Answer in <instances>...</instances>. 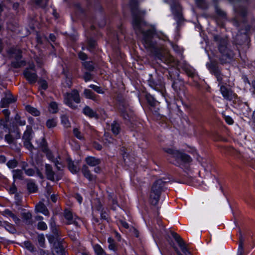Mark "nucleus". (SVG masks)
<instances>
[{"instance_id": "nucleus-13", "label": "nucleus", "mask_w": 255, "mask_h": 255, "mask_svg": "<svg viewBox=\"0 0 255 255\" xmlns=\"http://www.w3.org/2000/svg\"><path fill=\"white\" fill-rule=\"evenodd\" d=\"M35 66L33 64L29 65L23 72L25 78L30 83H35L37 79V76L35 70Z\"/></svg>"}, {"instance_id": "nucleus-3", "label": "nucleus", "mask_w": 255, "mask_h": 255, "mask_svg": "<svg viewBox=\"0 0 255 255\" xmlns=\"http://www.w3.org/2000/svg\"><path fill=\"white\" fill-rule=\"evenodd\" d=\"M165 151L173 158L169 159L170 162L180 167L186 172L189 171L192 160L188 155L173 148H168Z\"/></svg>"}, {"instance_id": "nucleus-28", "label": "nucleus", "mask_w": 255, "mask_h": 255, "mask_svg": "<svg viewBox=\"0 0 255 255\" xmlns=\"http://www.w3.org/2000/svg\"><path fill=\"white\" fill-rule=\"evenodd\" d=\"M49 111L50 113H56L58 111V105L55 102H52L49 104Z\"/></svg>"}, {"instance_id": "nucleus-62", "label": "nucleus", "mask_w": 255, "mask_h": 255, "mask_svg": "<svg viewBox=\"0 0 255 255\" xmlns=\"http://www.w3.org/2000/svg\"><path fill=\"white\" fill-rule=\"evenodd\" d=\"M100 214L101 217L103 219L107 220L108 219V215L106 212H103V211H102Z\"/></svg>"}, {"instance_id": "nucleus-29", "label": "nucleus", "mask_w": 255, "mask_h": 255, "mask_svg": "<svg viewBox=\"0 0 255 255\" xmlns=\"http://www.w3.org/2000/svg\"><path fill=\"white\" fill-rule=\"evenodd\" d=\"M93 248L95 253L97 255H105V253L104 252L102 248L99 245H95L93 246Z\"/></svg>"}, {"instance_id": "nucleus-40", "label": "nucleus", "mask_w": 255, "mask_h": 255, "mask_svg": "<svg viewBox=\"0 0 255 255\" xmlns=\"http://www.w3.org/2000/svg\"><path fill=\"white\" fill-rule=\"evenodd\" d=\"M89 87L93 89L95 91L99 94H103L104 93L101 88L98 86L91 84L89 86Z\"/></svg>"}, {"instance_id": "nucleus-17", "label": "nucleus", "mask_w": 255, "mask_h": 255, "mask_svg": "<svg viewBox=\"0 0 255 255\" xmlns=\"http://www.w3.org/2000/svg\"><path fill=\"white\" fill-rule=\"evenodd\" d=\"M216 11L217 15L216 20L218 24H220L222 26L226 18V14L223 11L218 7L216 8Z\"/></svg>"}, {"instance_id": "nucleus-12", "label": "nucleus", "mask_w": 255, "mask_h": 255, "mask_svg": "<svg viewBox=\"0 0 255 255\" xmlns=\"http://www.w3.org/2000/svg\"><path fill=\"white\" fill-rule=\"evenodd\" d=\"M170 8L174 16V18L176 21L177 25H179L183 20L182 8L178 2L174 1L171 4Z\"/></svg>"}, {"instance_id": "nucleus-52", "label": "nucleus", "mask_w": 255, "mask_h": 255, "mask_svg": "<svg viewBox=\"0 0 255 255\" xmlns=\"http://www.w3.org/2000/svg\"><path fill=\"white\" fill-rule=\"evenodd\" d=\"M118 224L120 227H122L125 229H128L129 228L128 224L125 221L122 220L119 221Z\"/></svg>"}, {"instance_id": "nucleus-9", "label": "nucleus", "mask_w": 255, "mask_h": 255, "mask_svg": "<svg viewBox=\"0 0 255 255\" xmlns=\"http://www.w3.org/2000/svg\"><path fill=\"white\" fill-rule=\"evenodd\" d=\"M219 50L221 54L220 60L222 63H229L234 57L232 51L227 47V40L224 39L219 44Z\"/></svg>"}, {"instance_id": "nucleus-31", "label": "nucleus", "mask_w": 255, "mask_h": 255, "mask_svg": "<svg viewBox=\"0 0 255 255\" xmlns=\"http://www.w3.org/2000/svg\"><path fill=\"white\" fill-rule=\"evenodd\" d=\"M13 173V178L14 180L15 179H20L22 178V171L21 170L17 169V170H13L12 171Z\"/></svg>"}, {"instance_id": "nucleus-46", "label": "nucleus", "mask_w": 255, "mask_h": 255, "mask_svg": "<svg viewBox=\"0 0 255 255\" xmlns=\"http://www.w3.org/2000/svg\"><path fill=\"white\" fill-rule=\"evenodd\" d=\"M31 140H24V145L25 147L27 148L29 150L31 151L33 148V146L32 145V144L30 142Z\"/></svg>"}, {"instance_id": "nucleus-30", "label": "nucleus", "mask_w": 255, "mask_h": 255, "mask_svg": "<svg viewBox=\"0 0 255 255\" xmlns=\"http://www.w3.org/2000/svg\"><path fill=\"white\" fill-rule=\"evenodd\" d=\"M31 216V214L29 212H23L22 213V217L23 219L27 224H30Z\"/></svg>"}, {"instance_id": "nucleus-33", "label": "nucleus", "mask_w": 255, "mask_h": 255, "mask_svg": "<svg viewBox=\"0 0 255 255\" xmlns=\"http://www.w3.org/2000/svg\"><path fill=\"white\" fill-rule=\"evenodd\" d=\"M61 123L62 125L66 128L69 127L70 126V123L67 116L63 115L61 117Z\"/></svg>"}, {"instance_id": "nucleus-15", "label": "nucleus", "mask_w": 255, "mask_h": 255, "mask_svg": "<svg viewBox=\"0 0 255 255\" xmlns=\"http://www.w3.org/2000/svg\"><path fill=\"white\" fill-rule=\"evenodd\" d=\"M10 53L11 54L15 53V61L12 62V65L15 68H18L22 66L25 65V62L23 60H20L21 55V52L19 50L16 49H10Z\"/></svg>"}, {"instance_id": "nucleus-27", "label": "nucleus", "mask_w": 255, "mask_h": 255, "mask_svg": "<svg viewBox=\"0 0 255 255\" xmlns=\"http://www.w3.org/2000/svg\"><path fill=\"white\" fill-rule=\"evenodd\" d=\"M26 110L29 113L34 116H38L40 114L39 112L36 109L30 106H27L26 107Z\"/></svg>"}, {"instance_id": "nucleus-2", "label": "nucleus", "mask_w": 255, "mask_h": 255, "mask_svg": "<svg viewBox=\"0 0 255 255\" xmlns=\"http://www.w3.org/2000/svg\"><path fill=\"white\" fill-rule=\"evenodd\" d=\"M43 150L45 152L47 158L55 164L58 170L57 172L55 173L53 171L52 167L50 165L46 164L45 172L47 179L52 181L59 180L62 176V169L63 168L61 158L59 156L55 158L51 152L45 147L43 148Z\"/></svg>"}, {"instance_id": "nucleus-56", "label": "nucleus", "mask_w": 255, "mask_h": 255, "mask_svg": "<svg viewBox=\"0 0 255 255\" xmlns=\"http://www.w3.org/2000/svg\"><path fill=\"white\" fill-rule=\"evenodd\" d=\"M5 229L11 233H13L15 232V229L9 224H6Z\"/></svg>"}, {"instance_id": "nucleus-45", "label": "nucleus", "mask_w": 255, "mask_h": 255, "mask_svg": "<svg viewBox=\"0 0 255 255\" xmlns=\"http://www.w3.org/2000/svg\"><path fill=\"white\" fill-rule=\"evenodd\" d=\"M38 243H39L40 246L41 247H44V242H45V238L43 234L38 235Z\"/></svg>"}, {"instance_id": "nucleus-39", "label": "nucleus", "mask_w": 255, "mask_h": 255, "mask_svg": "<svg viewBox=\"0 0 255 255\" xmlns=\"http://www.w3.org/2000/svg\"><path fill=\"white\" fill-rule=\"evenodd\" d=\"M146 99L148 103L152 106H155L156 105L157 101L150 95L146 96Z\"/></svg>"}, {"instance_id": "nucleus-14", "label": "nucleus", "mask_w": 255, "mask_h": 255, "mask_svg": "<svg viewBox=\"0 0 255 255\" xmlns=\"http://www.w3.org/2000/svg\"><path fill=\"white\" fill-rule=\"evenodd\" d=\"M64 217L67 220L68 224H74L76 226H79L81 221L80 218L76 215H73L72 212L68 210H65Z\"/></svg>"}, {"instance_id": "nucleus-20", "label": "nucleus", "mask_w": 255, "mask_h": 255, "mask_svg": "<svg viewBox=\"0 0 255 255\" xmlns=\"http://www.w3.org/2000/svg\"><path fill=\"white\" fill-rule=\"evenodd\" d=\"M83 113L85 115L89 117L90 118H94L95 119L98 118V114L89 107H85L83 109Z\"/></svg>"}, {"instance_id": "nucleus-5", "label": "nucleus", "mask_w": 255, "mask_h": 255, "mask_svg": "<svg viewBox=\"0 0 255 255\" xmlns=\"http://www.w3.org/2000/svg\"><path fill=\"white\" fill-rule=\"evenodd\" d=\"M206 66L210 72L213 73L217 78L219 82V86H220V91L223 96L226 99L231 100L235 97V94L230 89L222 85L224 83V79L226 77L221 74L217 64L211 61V63H207Z\"/></svg>"}, {"instance_id": "nucleus-11", "label": "nucleus", "mask_w": 255, "mask_h": 255, "mask_svg": "<svg viewBox=\"0 0 255 255\" xmlns=\"http://www.w3.org/2000/svg\"><path fill=\"white\" fill-rule=\"evenodd\" d=\"M119 110L127 124H132L134 119V115L128 106L125 103H121L119 105Z\"/></svg>"}, {"instance_id": "nucleus-41", "label": "nucleus", "mask_w": 255, "mask_h": 255, "mask_svg": "<svg viewBox=\"0 0 255 255\" xmlns=\"http://www.w3.org/2000/svg\"><path fill=\"white\" fill-rule=\"evenodd\" d=\"M48 0H35V3L37 5L44 7L47 4Z\"/></svg>"}, {"instance_id": "nucleus-34", "label": "nucleus", "mask_w": 255, "mask_h": 255, "mask_svg": "<svg viewBox=\"0 0 255 255\" xmlns=\"http://www.w3.org/2000/svg\"><path fill=\"white\" fill-rule=\"evenodd\" d=\"M64 75L66 77L65 81L62 82V84L64 87H70L72 85V81L71 77L68 76V75L64 72Z\"/></svg>"}, {"instance_id": "nucleus-64", "label": "nucleus", "mask_w": 255, "mask_h": 255, "mask_svg": "<svg viewBox=\"0 0 255 255\" xmlns=\"http://www.w3.org/2000/svg\"><path fill=\"white\" fill-rule=\"evenodd\" d=\"M75 199L77 200L79 204H81L82 202V197L78 194H77L75 196Z\"/></svg>"}, {"instance_id": "nucleus-1", "label": "nucleus", "mask_w": 255, "mask_h": 255, "mask_svg": "<svg viewBox=\"0 0 255 255\" xmlns=\"http://www.w3.org/2000/svg\"><path fill=\"white\" fill-rule=\"evenodd\" d=\"M129 7L132 13L133 28L144 47L152 53L156 60L168 66L178 68V62L171 56L165 46L168 44L177 52L181 51L179 47L168 41L163 33L156 32L154 27H150L143 21L145 12L139 9L137 0H129Z\"/></svg>"}, {"instance_id": "nucleus-21", "label": "nucleus", "mask_w": 255, "mask_h": 255, "mask_svg": "<svg viewBox=\"0 0 255 255\" xmlns=\"http://www.w3.org/2000/svg\"><path fill=\"white\" fill-rule=\"evenodd\" d=\"M86 161L87 163L91 166H96L98 165L100 162L99 159L91 156L86 158Z\"/></svg>"}, {"instance_id": "nucleus-4", "label": "nucleus", "mask_w": 255, "mask_h": 255, "mask_svg": "<svg viewBox=\"0 0 255 255\" xmlns=\"http://www.w3.org/2000/svg\"><path fill=\"white\" fill-rule=\"evenodd\" d=\"M206 66L210 72L213 73L217 78L219 82V86H220V91L223 96L226 99L231 100L235 97V94L230 89L222 85L224 83V79L226 77L221 74L217 64L211 61V63H207Z\"/></svg>"}, {"instance_id": "nucleus-26", "label": "nucleus", "mask_w": 255, "mask_h": 255, "mask_svg": "<svg viewBox=\"0 0 255 255\" xmlns=\"http://www.w3.org/2000/svg\"><path fill=\"white\" fill-rule=\"evenodd\" d=\"M111 130L114 134H118L120 131V126L119 124L116 122H114L111 125Z\"/></svg>"}, {"instance_id": "nucleus-35", "label": "nucleus", "mask_w": 255, "mask_h": 255, "mask_svg": "<svg viewBox=\"0 0 255 255\" xmlns=\"http://www.w3.org/2000/svg\"><path fill=\"white\" fill-rule=\"evenodd\" d=\"M109 243V248L111 250L115 251L116 250V246L114 240L112 238H109L108 239Z\"/></svg>"}, {"instance_id": "nucleus-57", "label": "nucleus", "mask_w": 255, "mask_h": 255, "mask_svg": "<svg viewBox=\"0 0 255 255\" xmlns=\"http://www.w3.org/2000/svg\"><path fill=\"white\" fill-rule=\"evenodd\" d=\"M195 1L198 6L203 8L205 0H195Z\"/></svg>"}, {"instance_id": "nucleus-42", "label": "nucleus", "mask_w": 255, "mask_h": 255, "mask_svg": "<svg viewBox=\"0 0 255 255\" xmlns=\"http://www.w3.org/2000/svg\"><path fill=\"white\" fill-rule=\"evenodd\" d=\"M6 164L8 168H13L17 166V162L15 159H12L9 160Z\"/></svg>"}, {"instance_id": "nucleus-8", "label": "nucleus", "mask_w": 255, "mask_h": 255, "mask_svg": "<svg viewBox=\"0 0 255 255\" xmlns=\"http://www.w3.org/2000/svg\"><path fill=\"white\" fill-rule=\"evenodd\" d=\"M167 181L162 179L157 180L153 185L150 195V202L153 205H156L158 202L161 191Z\"/></svg>"}, {"instance_id": "nucleus-37", "label": "nucleus", "mask_w": 255, "mask_h": 255, "mask_svg": "<svg viewBox=\"0 0 255 255\" xmlns=\"http://www.w3.org/2000/svg\"><path fill=\"white\" fill-rule=\"evenodd\" d=\"M83 65L86 69L89 71H92L94 69V64L92 61L84 62L83 63Z\"/></svg>"}, {"instance_id": "nucleus-43", "label": "nucleus", "mask_w": 255, "mask_h": 255, "mask_svg": "<svg viewBox=\"0 0 255 255\" xmlns=\"http://www.w3.org/2000/svg\"><path fill=\"white\" fill-rule=\"evenodd\" d=\"M47 228V226L46 224L43 221L39 222L37 224V229L40 230H45Z\"/></svg>"}, {"instance_id": "nucleus-54", "label": "nucleus", "mask_w": 255, "mask_h": 255, "mask_svg": "<svg viewBox=\"0 0 255 255\" xmlns=\"http://www.w3.org/2000/svg\"><path fill=\"white\" fill-rule=\"evenodd\" d=\"M78 56H79V58L83 61L85 60L87 58V55L82 52H80L79 53Z\"/></svg>"}, {"instance_id": "nucleus-44", "label": "nucleus", "mask_w": 255, "mask_h": 255, "mask_svg": "<svg viewBox=\"0 0 255 255\" xmlns=\"http://www.w3.org/2000/svg\"><path fill=\"white\" fill-rule=\"evenodd\" d=\"M109 197L112 199V209L114 210H116L118 207H119V205L117 204V201L116 200L114 199V198L113 197V196L109 194Z\"/></svg>"}, {"instance_id": "nucleus-22", "label": "nucleus", "mask_w": 255, "mask_h": 255, "mask_svg": "<svg viewBox=\"0 0 255 255\" xmlns=\"http://www.w3.org/2000/svg\"><path fill=\"white\" fill-rule=\"evenodd\" d=\"M32 138V128L30 127H27L26 130L24 131L23 139L25 140H31Z\"/></svg>"}, {"instance_id": "nucleus-63", "label": "nucleus", "mask_w": 255, "mask_h": 255, "mask_svg": "<svg viewBox=\"0 0 255 255\" xmlns=\"http://www.w3.org/2000/svg\"><path fill=\"white\" fill-rule=\"evenodd\" d=\"M88 44L90 48H94L96 45V42L92 39H90L88 41Z\"/></svg>"}, {"instance_id": "nucleus-16", "label": "nucleus", "mask_w": 255, "mask_h": 255, "mask_svg": "<svg viewBox=\"0 0 255 255\" xmlns=\"http://www.w3.org/2000/svg\"><path fill=\"white\" fill-rule=\"evenodd\" d=\"M172 236L176 241L180 249L185 255H190V252L189 251L185 243L182 240L181 238L176 233H173Z\"/></svg>"}, {"instance_id": "nucleus-18", "label": "nucleus", "mask_w": 255, "mask_h": 255, "mask_svg": "<svg viewBox=\"0 0 255 255\" xmlns=\"http://www.w3.org/2000/svg\"><path fill=\"white\" fill-rule=\"evenodd\" d=\"M183 69L188 76L193 78L194 80L195 81L197 79V74L193 68L189 65H185L183 67Z\"/></svg>"}, {"instance_id": "nucleus-58", "label": "nucleus", "mask_w": 255, "mask_h": 255, "mask_svg": "<svg viewBox=\"0 0 255 255\" xmlns=\"http://www.w3.org/2000/svg\"><path fill=\"white\" fill-rule=\"evenodd\" d=\"M244 253V249L242 248V244L238 247L237 255H243Z\"/></svg>"}, {"instance_id": "nucleus-48", "label": "nucleus", "mask_w": 255, "mask_h": 255, "mask_svg": "<svg viewBox=\"0 0 255 255\" xmlns=\"http://www.w3.org/2000/svg\"><path fill=\"white\" fill-rule=\"evenodd\" d=\"M8 215L13 219V220L14 221V222L16 224H18L20 223V219L16 216H15L14 214L11 213L10 211H8Z\"/></svg>"}, {"instance_id": "nucleus-50", "label": "nucleus", "mask_w": 255, "mask_h": 255, "mask_svg": "<svg viewBox=\"0 0 255 255\" xmlns=\"http://www.w3.org/2000/svg\"><path fill=\"white\" fill-rule=\"evenodd\" d=\"M24 245L25 247L29 251H30L31 252H32L34 251V247L30 242H28V241L24 242Z\"/></svg>"}, {"instance_id": "nucleus-38", "label": "nucleus", "mask_w": 255, "mask_h": 255, "mask_svg": "<svg viewBox=\"0 0 255 255\" xmlns=\"http://www.w3.org/2000/svg\"><path fill=\"white\" fill-rule=\"evenodd\" d=\"M57 122L56 120L52 119L47 120L46 126L48 128H54L56 126Z\"/></svg>"}, {"instance_id": "nucleus-24", "label": "nucleus", "mask_w": 255, "mask_h": 255, "mask_svg": "<svg viewBox=\"0 0 255 255\" xmlns=\"http://www.w3.org/2000/svg\"><path fill=\"white\" fill-rule=\"evenodd\" d=\"M84 94L85 96L88 99H91L95 101L97 100L96 95L90 90L85 89Z\"/></svg>"}, {"instance_id": "nucleus-36", "label": "nucleus", "mask_w": 255, "mask_h": 255, "mask_svg": "<svg viewBox=\"0 0 255 255\" xmlns=\"http://www.w3.org/2000/svg\"><path fill=\"white\" fill-rule=\"evenodd\" d=\"M68 168L72 173H76L78 170V168L74 164L73 162L70 161L68 163Z\"/></svg>"}, {"instance_id": "nucleus-55", "label": "nucleus", "mask_w": 255, "mask_h": 255, "mask_svg": "<svg viewBox=\"0 0 255 255\" xmlns=\"http://www.w3.org/2000/svg\"><path fill=\"white\" fill-rule=\"evenodd\" d=\"M224 119L229 125H232L234 123L233 120L229 116H225Z\"/></svg>"}, {"instance_id": "nucleus-19", "label": "nucleus", "mask_w": 255, "mask_h": 255, "mask_svg": "<svg viewBox=\"0 0 255 255\" xmlns=\"http://www.w3.org/2000/svg\"><path fill=\"white\" fill-rule=\"evenodd\" d=\"M35 211L37 212H39L42 213L45 216L49 215V211L46 208V206L42 203H39L35 206Z\"/></svg>"}, {"instance_id": "nucleus-47", "label": "nucleus", "mask_w": 255, "mask_h": 255, "mask_svg": "<svg viewBox=\"0 0 255 255\" xmlns=\"http://www.w3.org/2000/svg\"><path fill=\"white\" fill-rule=\"evenodd\" d=\"M23 169L25 171V174L28 176H34L35 174L36 173L35 171L32 168H29V169H27L23 168Z\"/></svg>"}, {"instance_id": "nucleus-49", "label": "nucleus", "mask_w": 255, "mask_h": 255, "mask_svg": "<svg viewBox=\"0 0 255 255\" xmlns=\"http://www.w3.org/2000/svg\"><path fill=\"white\" fill-rule=\"evenodd\" d=\"M73 133L74 135L78 139H83V137L82 135L81 134V132L79 131L78 128H74L73 129Z\"/></svg>"}, {"instance_id": "nucleus-32", "label": "nucleus", "mask_w": 255, "mask_h": 255, "mask_svg": "<svg viewBox=\"0 0 255 255\" xmlns=\"http://www.w3.org/2000/svg\"><path fill=\"white\" fill-rule=\"evenodd\" d=\"M27 189L31 193L35 192L37 189V187L35 183L32 182H29L27 183Z\"/></svg>"}, {"instance_id": "nucleus-23", "label": "nucleus", "mask_w": 255, "mask_h": 255, "mask_svg": "<svg viewBox=\"0 0 255 255\" xmlns=\"http://www.w3.org/2000/svg\"><path fill=\"white\" fill-rule=\"evenodd\" d=\"M82 173L84 174V176L87 178L88 180L90 181H92L94 180V176L91 174L90 171L88 169V168L87 166H83L82 169Z\"/></svg>"}, {"instance_id": "nucleus-61", "label": "nucleus", "mask_w": 255, "mask_h": 255, "mask_svg": "<svg viewBox=\"0 0 255 255\" xmlns=\"http://www.w3.org/2000/svg\"><path fill=\"white\" fill-rule=\"evenodd\" d=\"M2 112L5 116V119H7L8 121L9 119V115L10 114V112L8 110L5 109L2 111Z\"/></svg>"}, {"instance_id": "nucleus-53", "label": "nucleus", "mask_w": 255, "mask_h": 255, "mask_svg": "<svg viewBox=\"0 0 255 255\" xmlns=\"http://www.w3.org/2000/svg\"><path fill=\"white\" fill-rule=\"evenodd\" d=\"M84 79L85 81V82H88L91 80L92 78V76L91 74L89 72H85L84 75Z\"/></svg>"}, {"instance_id": "nucleus-59", "label": "nucleus", "mask_w": 255, "mask_h": 255, "mask_svg": "<svg viewBox=\"0 0 255 255\" xmlns=\"http://www.w3.org/2000/svg\"><path fill=\"white\" fill-rule=\"evenodd\" d=\"M40 85L43 90H46L47 88V84L45 81H40Z\"/></svg>"}, {"instance_id": "nucleus-60", "label": "nucleus", "mask_w": 255, "mask_h": 255, "mask_svg": "<svg viewBox=\"0 0 255 255\" xmlns=\"http://www.w3.org/2000/svg\"><path fill=\"white\" fill-rule=\"evenodd\" d=\"M5 139L7 142L11 143L12 142L13 138L11 135L7 134L5 135Z\"/></svg>"}, {"instance_id": "nucleus-7", "label": "nucleus", "mask_w": 255, "mask_h": 255, "mask_svg": "<svg viewBox=\"0 0 255 255\" xmlns=\"http://www.w3.org/2000/svg\"><path fill=\"white\" fill-rule=\"evenodd\" d=\"M52 228L53 236L48 237L49 242L53 244V255H63L64 254V247L62 244V240L59 237L58 231L56 228Z\"/></svg>"}, {"instance_id": "nucleus-25", "label": "nucleus", "mask_w": 255, "mask_h": 255, "mask_svg": "<svg viewBox=\"0 0 255 255\" xmlns=\"http://www.w3.org/2000/svg\"><path fill=\"white\" fill-rule=\"evenodd\" d=\"M14 101V99L12 96H8L6 98L2 99L1 101V104L2 107H6L9 104Z\"/></svg>"}, {"instance_id": "nucleus-51", "label": "nucleus", "mask_w": 255, "mask_h": 255, "mask_svg": "<svg viewBox=\"0 0 255 255\" xmlns=\"http://www.w3.org/2000/svg\"><path fill=\"white\" fill-rule=\"evenodd\" d=\"M8 122L7 119L3 120L1 119L0 120V128H5L7 129V125L6 123Z\"/></svg>"}, {"instance_id": "nucleus-10", "label": "nucleus", "mask_w": 255, "mask_h": 255, "mask_svg": "<svg viewBox=\"0 0 255 255\" xmlns=\"http://www.w3.org/2000/svg\"><path fill=\"white\" fill-rule=\"evenodd\" d=\"M80 99L79 93L77 90H73L71 93H67L64 96V102L69 107L73 109H77Z\"/></svg>"}, {"instance_id": "nucleus-6", "label": "nucleus", "mask_w": 255, "mask_h": 255, "mask_svg": "<svg viewBox=\"0 0 255 255\" xmlns=\"http://www.w3.org/2000/svg\"><path fill=\"white\" fill-rule=\"evenodd\" d=\"M236 12V17L233 20L234 24L237 27H245V29L242 28L239 29V33L238 34V38H239L240 35H243V37L245 39H247L248 33L250 30V27L246 25L245 22V16L247 14V9L245 7H240L239 8L235 7Z\"/></svg>"}]
</instances>
